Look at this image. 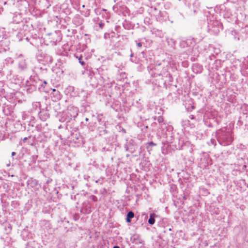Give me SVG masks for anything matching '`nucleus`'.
<instances>
[{
    "label": "nucleus",
    "mask_w": 248,
    "mask_h": 248,
    "mask_svg": "<svg viewBox=\"0 0 248 248\" xmlns=\"http://www.w3.org/2000/svg\"><path fill=\"white\" fill-rule=\"evenodd\" d=\"M217 135L218 141L223 146L230 144L232 141V134L228 128L218 130Z\"/></svg>",
    "instance_id": "1"
},
{
    "label": "nucleus",
    "mask_w": 248,
    "mask_h": 248,
    "mask_svg": "<svg viewBox=\"0 0 248 248\" xmlns=\"http://www.w3.org/2000/svg\"><path fill=\"white\" fill-rule=\"evenodd\" d=\"M209 28L212 32L217 34L222 29V25L217 21H213L209 23Z\"/></svg>",
    "instance_id": "2"
},
{
    "label": "nucleus",
    "mask_w": 248,
    "mask_h": 248,
    "mask_svg": "<svg viewBox=\"0 0 248 248\" xmlns=\"http://www.w3.org/2000/svg\"><path fill=\"white\" fill-rule=\"evenodd\" d=\"M67 114L69 115V119L72 118H76L78 115V108L74 106H69L67 109Z\"/></svg>",
    "instance_id": "3"
},
{
    "label": "nucleus",
    "mask_w": 248,
    "mask_h": 248,
    "mask_svg": "<svg viewBox=\"0 0 248 248\" xmlns=\"http://www.w3.org/2000/svg\"><path fill=\"white\" fill-rule=\"evenodd\" d=\"M18 66L21 69V70H25L27 67V65L26 64L25 60H24L22 56H19L18 57Z\"/></svg>",
    "instance_id": "4"
},
{
    "label": "nucleus",
    "mask_w": 248,
    "mask_h": 248,
    "mask_svg": "<svg viewBox=\"0 0 248 248\" xmlns=\"http://www.w3.org/2000/svg\"><path fill=\"white\" fill-rule=\"evenodd\" d=\"M134 214L132 211H129L126 216V221L127 222H131V219L134 217Z\"/></svg>",
    "instance_id": "5"
},
{
    "label": "nucleus",
    "mask_w": 248,
    "mask_h": 248,
    "mask_svg": "<svg viewBox=\"0 0 248 248\" xmlns=\"http://www.w3.org/2000/svg\"><path fill=\"white\" fill-rule=\"evenodd\" d=\"M193 6L195 8L194 12H195L200 6V3L198 0H195L193 3Z\"/></svg>",
    "instance_id": "6"
},
{
    "label": "nucleus",
    "mask_w": 248,
    "mask_h": 248,
    "mask_svg": "<svg viewBox=\"0 0 248 248\" xmlns=\"http://www.w3.org/2000/svg\"><path fill=\"white\" fill-rule=\"evenodd\" d=\"M155 222V219L154 218V215H151L150 216V218L148 220V223L151 224L153 225Z\"/></svg>",
    "instance_id": "7"
},
{
    "label": "nucleus",
    "mask_w": 248,
    "mask_h": 248,
    "mask_svg": "<svg viewBox=\"0 0 248 248\" xmlns=\"http://www.w3.org/2000/svg\"><path fill=\"white\" fill-rule=\"evenodd\" d=\"M162 121H163V119H162V117H159L158 118V122L160 123H161V122H162Z\"/></svg>",
    "instance_id": "8"
},
{
    "label": "nucleus",
    "mask_w": 248,
    "mask_h": 248,
    "mask_svg": "<svg viewBox=\"0 0 248 248\" xmlns=\"http://www.w3.org/2000/svg\"><path fill=\"white\" fill-rule=\"evenodd\" d=\"M137 46L139 47H141L142 46V44L140 43V42H139L137 44Z\"/></svg>",
    "instance_id": "9"
},
{
    "label": "nucleus",
    "mask_w": 248,
    "mask_h": 248,
    "mask_svg": "<svg viewBox=\"0 0 248 248\" xmlns=\"http://www.w3.org/2000/svg\"><path fill=\"white\" fill-rule=\"evenodd\" d=\"M78 60H79V62H80V63L82 65H83L84 64V62H82H82L81 61V58H78Z\"/></svg>",
    "instance_id": "10"
},
{
    "label": "nucleus",
    "mask_w": 248,
    "mask_h": 248,
    "mask_svg": "<svg viewBox=\"0 0 248 248\" xmlns=\"http://www.w3.org/2000/svg\"><path fill=\"white\" fill-rule=\"evenodd\" d=\"M99 27L101 28H102L104 26V24L102 23H100L99 24Z\"/></svg>",
    "instance_id": "11"
},
{
    "label": "nucleus",
    "mask_w": 248,
    "mask_h": 248,
    "mask_svg": "<svg viewBox=\"0 0 248 248\" xmlns=\"http://www.w3.org/2000/svg\"><path fill=\"white\" fill-rule=\"evenodd\" d=\"M149 145H152V146H155L156 145V144L153 143V142H150L149 143Z\"/></svg>",
    "instance_id": "12"
},
{
    "label": "nucleus",
    "mask_w": 248,
    "mask_h": 248,
    "mask_svg": "<svg viewBox=\"0 0 248 248\" xmlns=\"http://www.w3.org/2000/svg\"><path fill=\"white\" fill-rule=\"evenodd\" d=\"M215 141V140H211V143L213 144H214V142Z\"/></svg>",
    "instance_id": "13"
},
{
    "label": "nucleus",
    "mask_w": 248,
    "mask_h": 248,
    "mask_svg": "<svg viewBox=\"0 0 248 248\" xmlns=\"http://www.w3.org/2000/svg\"><path fill=\"white\" fill-rule=\"evenodd\" d=\"M11 155H12V156H14V155H16V153H15V152H13L12 153V154H11Z\"/></svg>",
    "instance_id": "14"
},
{
    "label": "nucleus",
    "mask_w": 248,
    "mask_h": 248,
    "mask_svg": "<svg viewBox=\"0 0 248 248\" xmlns=\"http://www.w3.org/2000/svg\"><path fill=\"white\" fill-rule=\"evenodd\" d=\"M92 84L93 85V86H96L97 85V83H92Z\"/></svg>",
    "instance_id": "15"
},
{
    "label": "nucleus",
    "mask_w": 248,
    "mask_h": 248,
    "mask_svg": "<svg viewBox=\"0 0 248 248\" xmlns=\"http://www.w3.org/2000/svg\"><path fill=\"white\" fill-rule=\"evenodd\" d=\"M91 79L92 80H93V79H95V78L94 77H92L91 78Z\"/></svg>",
    "instance_id": "16"
},
{
    "label": "nucleus",
    "mask_w": 248,
    "mask_h": 248,
    "mask_svg": "<svg viewBox=\"0 0 248 248\" xmlns=\"http://www.w3.org/2000/svg\"><path fill=\"white\" fill-rule=\"evenodd\" d=\"M113 248H120L118 246H114Z\"/></svg>",
    "instance_id": "17"
},
{
    "label": "nucleus",
    "mask_w": 248,
    "mask_h": 248,
    "mask_svg": "<svg viewBox=\"0 0 248 248\" xmlns=\"http://www.w3.org/2000/svg\"><path fill=\"white\" fill-rule=\"evenodd\" d=\"M196 66V65H195L194 66H193V70H194L195 69V67Z\"/></svg>",
    "instance_id": "18"
},
{
    "label": "nucleus",
    "mask_w": 248,
    "mask_h": 248,
    "mask_svg": "<svg viewBox=\"0 0 248 248\" xmlns=\"http://www.w3.org/2000/svg\"><path fill=\"white\" fill-rule=\"evenodd\" d=\"M27 139V138H25L24 139V140H26Z\"/></svg>",
    "instance_id": "19"
},
{
    "label": "nucleus",
    "mask_w": 248,
    "mask_h": 248,
    "mask_svg": "<svg viewBox=\"0 0 248 248\" xmlns=\"http://www.w3.org/2000/svg\"><path fill=\"white\" fill-rule=\"evenodd\" d=\"M56 90L55 89H53V92H55Z\"/></svg>",
    "instance_id": "20"
},
{
    "label": "nucleus",
    "mask_w": 248,
    "mask_h": 248,
    "mask_svg": "<svg viewBox=\"0 0 248 248\" xmlns=\"http://www.w3.org/2000/svg\"><path fill=\"white\" fill-rule=\"evenodd\" d=\"M6 3H6V2H4V4L5 5V4H6Z\"/></svg>",
    "instance_id": "21"
},
{
    "label": "nucleus",
    "mask_w": 248,
    "mask_h": 248,
    "mask_svg": "<svg viewBox=\"0 0 248 248\" xmlns=\"http://www.w3.org/2000/svg\"><path fill=\"white\" fill-rule=\"evenodd\" d=\"M44 84H46V81H44Z\"/></svg>",
    "instance_id": "22"
}]
</instances>
